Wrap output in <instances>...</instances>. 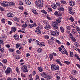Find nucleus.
I'll return each mask as SVG.
<instances>
[{
	"instance_id": "nucleus-1",
	"label": "nucleus",
	"mask_w": 80,
	"mask_h": 80,
	"mask_svg": "<svg viewBox=\"0 0 80 80\" xmlns=\"http://www.w3.org/2000/svg\"><path fill=\"white\" fill-rule=\"evenodd\" d=\"M35 2V4L37 5H38L39 7H42L43 6V1L42 0H36ZM40 3V4H39Z\"/></svg>"
},
{
	"instance_id": "nucleus-2",
	"label": "nucleus",
	"mask_w": 80,
	"mask_h": 80,
	"mask_svg": "<svg viewBox=\"0 0 80 80\" xmlns=\"http://www.w3.org/2000/svg\"><path fill=\"white\" fill-rule=\"evenodd\" d=\"M59 51L61 52V53L62 54H66V55H68V53L67 52L66 49L65 48L62 49L61 47H59L58 48Z\"/></svg>"
},
{
	"instance_id": "nucleus-3",
	"label": "nucleus",
	"mask_w": 80,
	"mask_h": 80,
	"mask_svg": "<svg viewBox=\"0 0 80 80\" xmlns=\"http://www.w3.org/2000/svg\"><path fill=\"white\" fill-rule=\"evenodd\" d=\"M0 4H1L2 7H8L9 5H10V3L7 1H4L3 2H0Z\"/></svg>"
},
{
	"instance_id": "nucleus-4",
	"label": "nucleus",
	"mask_w": 80,
	"mask_h": 80,
	"mask_svg": "<svg viewBox=\"0 0 80 80\" xmlns=\"http://www.w3.org/2000/svg\"><path fill=\"white\" fill-rule=\"evenodd\" d=\"M21 69L23 72H25V73L28 72V70L27 67L26 65H24L22 66Z\"/></svg>"
},
{
	"instance_id": "nucleus-5",
	"label": "nucleus",
	"mask_w": 80,
	"mask_h": 80,
	"mask_svg": "<svg viewBox=\"0 0 80 80\" xmlns=\"http://www.w3.org/2000/svg\"><path fill=\"white\" fill-rule=\"evenodd\" d=\"M51 33L53 36H57L59 35V32L58 31H51Z\"/></svg>"
},
{
	"instance_id": "nucleus-6",
	"label": "nucleus",
	"mask_w": 80,
	"mask_h": 80,
	"mask_svg": "<svg viewBox=\"0 0 80 80\" xmlns=\"http://www.w3.org/2000/svg\"><path fill=\"white\" fill-rule=\"evenodd\" d=\"M52 68L55 69L56 70H59V66L57 65H52L51 69L52 70Z\"/></svg>"
},
{
	"instance_id": "nucleus-7",
	"label": "nucleus",
	"mask_w": 80,
	"mask_h": 80,
	"mask_svg": "<svg viewBox=\"0 0 80 80\" xmlns=\"http://www.w3.org/2000/svg\"><path fill=\"white\" fill-rule=\"evenodd\" d=\"M11 71H12V69L10 68H8L5 71V72L6 75H8V74L10 73Z\"/></svg>"
},
{
	"instance_id": "nucleus-8",
	"label": "nucleus",
	"mask_w": 80,
	"mask_h": 80,
	"mask_svg": "<svg viewBox=\"0 0 80 80\" xmlns=\"http://www.w3.org/2000/svg\"><path fill=\"white\" fill-rule=\"evenodd\" d=\"M68 10L69 13H70V14H71V15H73V14L75 13V12H74V11L73 10L72 7H69L68 8Z\"/></svg>"
},
{
	"instance_id": "nucleus-9",
	"label": "nucleus",
	"mask_w": 80,
	"mask_h": 80,
	"mask_svg": "<svg viewBox=\"0 0 80 80\" xmlns=\"http://www.w3.org/2000/svg\"><path fill=\"white\" fill-rule=\"evenodd\" d=\"M29 25V22H26L25 24H22L21 26L23 28H27Z\"/></svg>"
},
{
	"instance_id": "nucleus-10",
	"label": "nucleus",
	"mask_w": 80,
	"mask_h": 80,
	"mask_svg": "<svg viewBox=\"0 0 80 80\" xmlns=\"http://www.w3.org/2000/svg\"><path fill=\"white\" fill-rule=\"evenodd\" d=\"M41 76L43 77L44 78H47V73L45 72H43L41 74Z\"/></svg>"
},
{
	"instance_id": "nucleus-11",
	"label": "nucleus",
	"mask_w": 80,
	"mask_h": 80,
	"mask_svg": "<svg viewBox=\"0 0 80 80\" xmlns=\"http://www.w3.org/2000/svg\"><path fill=\"white\" fill-rule=\"evenodd\" d=\"M75 2L73 1L70 0L69 1V4L70 6L73 7V6H74V5H75Z\"/></svg>"
},
{
	"instance_id": "nucleus-12",
	"label": "nucleus",
	"mask_w": 80,
	"mask_h": 80,
	"mask_svg": "<svg viewBox=\"0 0 80 80\" xmlns=\"http://www.w3.org/2000/svg\"><path fill=\"white\" fill-rule=\"evenodd\" d=\"M51 28V27L50 25H47L44 27V29L46 30H50Z\"/></svg>"
},
{
	"instance_id": "nucleus-13",
	"label": "nucleus",
	"mask_w": 80,
	"mask_h": 80,
	"mask_svg": "<svg viewBox=\"0 0 80 80\" xmlns=\"http://www.w3.org/2000/svg\"><path fill=\"white\" fill-rule=\"evenodd\" d=\"M71 73L72 75H75L76 74H77L78 72L77 71L75 70H72Z\"/></svg>"
},
{
	"instance_id": "nucleus-14",
	"label": "nucleus",
	"mask_w": 80,
	"mask_h": 80,
	"mask_svg": "<svg viewBox=\"0 0 80 80\" xmlns=\"http://www.w3.org/2000/svg\"><path fill=\"white\" fill-rule=\"evenodd\" d=\"M25 2L26 4H27L28 5H30L31 4V2L28 0H26L25 1Z\"/></svg>"
},
{
	"instance_id": "nucleus-15",
	"label": "nucleus",
	"mask_w": 80,
	"mask_h": 80,
	"mask_svg": "<svg viewBox=\"0 0 80 80\" xmlns=\"http://www.w3.org/2000/svg\"><path fill=\"white\" fill-rule=\"evenodd\" d=\"M57 26V25H52V27H53L54 30H55V31H57V30L58 29V27Z\"/></svg>"
},
{
	"instance_id": "nucleus-16",
	"label": "nucleus",
	"mask_w": 80,
	"mask_h": 80,
	"mask_svg": "<svg viewBox=\"0 0 80 80\" xmlns=\"http://www.w3.org/2000/svg\"><path fill=\"white\" fill-rule=\"evenodd\" d=\"M7 16L8 17H12L13 16V14L11 12L8 13L7 14Z\"/></svg>"
},
{
	"instance_id": "nucleus-17",
	"label": "nucleus",
	"mask_w": 80,
	"mask_h": 80,
	"mask_svg": "<svg viewBox=\"0 0 80 80\" xmlns=\"http://www.w3.org/2000/svg\"><path fill=\"white\" fill-rule=\"evenodd\" d=\"M52 78V75H48V76L47 75V77L46 78V79L47 80H50Z\"/></svg>"
},
{
	"instance_id": "nucleus-18",
	"label": "nucleus",
	"mask_w": 80,
	"mask_h": 80,
	"mask_svg": "<svg viewBox=\"0 0 80 80\" xmlns=\"http://www.w3.org/2000/svg\"><path fill=\"white\" fill-rule=\"evenodd\" d=\"M13 37L15 40H19V36H18L15 34L14 35Z\"/></svg>"
},
{
	"instance_id": "nucleus-19",
	"label": "nucleus",
	"mask_w": 80,
	"mask_h": 80,
	"mask_svg": "<svg viewBox=\"0 0 80 80\" xmlns=\"http://www.w3.org/2000/svg\"><path fill=\"white\" fill-rule=\"evenodd\" d=\"M62 19H57L56 20V22H57V25H58V23H60L61 22H62Z\"/></svg>"
},
{
	"instance_id": "nucleus-20",
	"label": "nucleus",
	"mask_w": 80,
	"mask_h": 80,
	"mask_svg": "<svg viewBox=\"0 0 80 80\" xmlns=\"http://www.w3.org/2000/svg\"><path fill=\"white\" fill-rule=\"evenodd\" d=\"M51 6L53 9H56L57 8V5L55 3L52 4Z\"/></svg>"
},
{
	"instance_id": "nucleus-21",
	"label": "nucleus",
	"mask_w": 80,
	"mask_h": 80,
	"mask_svg": "<svg viewBox=\"0 0 80 80\" xmlns=\"http://www.w3.org/2000/svg\"><path fill=\"white\" fill-rule=\"evenodd\" d=\"M45 46V43L44 42H41L39 45L40 47H43V46Z\"/></svg>"
},
{
	"instance_id": "nucleus-22",
	"label": "nucleus",
	"mask_w": 80,
	"mask_h": 80,
	"mask_svg": "<svg viewBox=\"0 0 80 80\" xmlns=\"http://www.w3.org/2000/svg\"><path fill=\"white\" fill-rule=\"evenodd\" d=\"M35 32L37 34H40L41 33V31L38 29H37L35 31Z\"/></svg>"
},
{
	"instance_id": "nucleus-23",
	"label": "nucleus",
	"mask_w": 80,
	"mask_h": 80,
	"mask_svg": "<svg viewBox=\"0 0 80 80\" xmlns=\"http://www.w3.org/2000/svg\"><path fill=\"white\" fill-rule=\"evenodd\" d=\"M43 28V26L42 25H40L37 28V29H38L40 30H42Z\"/></svg>"
},
{
	"instance_id": "nucleus-24",
	"label": "nucleus",
	"mask_w": 80,
	"mask_h": 80,
	"mask_svg": "<svg viewBox=\"0 0 80 80\" xmlns=\"http://www.w3.org/2000/svg\"><path fill=\"white\" fill-rule=\"evenodd\" d=\"M8 51L10 52H13L15 51V49L14 48H9Z\"/></svg>"
},
{
	"instance_id": "nucleus-25",
	"label": "nucleus",
	"mask_w": 80,
	"mask_h": 80,
	"mask_svg": "<svg viewBox=\"0 0 80 80\" xmlns=\"http://www.w3.org/2000/svg\"><path fill=\"white\" fill-rule=\"evenodd\" d=\"M48 43L49 44H50V45H52V44H53V42L52 41L51 39H49L48 41Z\"/></svg>"
},
{
	"instance_id": "nucleus-26",
	"label": "nucleus",
	"mask_w": 80,
	"mask_h": 80,
	"mask_svg": "<svg viewBox=\"0 0 80 80\" xmlns=\"http://www.w3.org/2000/svg\"><path fill=\"white\" fill-rule=\"evenodd\" d=\"M72 32L74 35H76L77 34V30L75 29H73L72 30Z\"/></svg>"
},
{
	"instance_id": "nucleus-27",
	"label": "nucleus",
	"mask_w": 80,
	"mask_h": 80,
	"mask_svg": "<svg viewBox=\"0 0 80 80\" xmlns=\"http://www.w3.org/2000/svg\"><path fill=\"white\" fill-rule=\"evenodd\" d=\"M30 22H29V28H33V27H34V24H32L30 25Z\"/></svg>"
},
{
	"instance_id": "nucleus-28",
	"label": "nucleus",
	"mask_w": 80,
	"mask_h": 80,
	"mask_svg": "<svg viewBox=\"0 0 80 80\" xmlns=\"http://www.w3.org/2000/svg\"><path fill=\"white\" fill-rule=\"evenodd\" d=\"M38 70H39V72H43V68H40V67H38Z\"/></svg>"
},
{
	"instance_id": "nucleus-29",
	"label": "nucleus",
	"mask_w": 80,
	"mask_h": 80,
	"mask_svg": "<svg viewBox=\"0 0 80 80\" xmlns=\"http://www.w3.org/2000/svg\"><path fill=\"white\" fill-rule=\"evenodd\" d=\"M32 11L33 13H34V14H35L36 15H38V13H37V12L36 11V10L33 9L32 10Z\"/></svg>"
},
{
	"instance_id": "nucleus-30",
	"label": "nucleus",
	"mask_w": 80,
	"mask_h": 80,
	"mask_svg": "<svg viewBox=\"0 0 80 80\" xmlns=\"http://www.w3.org/2000/svg\"><path fill=\"white\" fill-rule=\"evenodd\" d=\"M60 1L61 3L63 4H65V5H67V4L66 1H64V0H61Z\"/></svg>"
},
{
	"instance_id": "nucleus-31",
	"label": "nucleus",
	"mask_w": 80,
	"mask_h": 80,
	"mask_svg": "<svg viewBox=\"0 0 80 80\" xmlns=\"http://www.w3.org/2000/svg\"><path fill=\"white\" fill-rule=\"evenodd\" d=\"M15 70H16V72L18 73H20V70H19V69L18 68V67H16Z\"/></svg>"
},
{
	"instance_id": "nucleus-32",
	"label": "nucleus",
	"mask_w": 80,
	"mask_h": 80,
	"mask_svg": "<svg viewBox=\"0 0 80 80\" xmlns=\"http://www.w3.org/2000/svg\"><path fill=\"white\" fill-rule=\"evenodd\" d=\"M71 40L74 42H76V39L73 36L71 39Z\"/></svg>"
},
{
	"instance_id": "nucleus-33",
	"label": "nucleus",
	"mask_w": 80,
	"mask_h": 80,
	"mask_svg": "<svg viewBox=\"0 0 80 80\" xmlns=\"http://www.w3.org/2000/svg\"><path fill=\"white\" fill-rule=\"evenodd\" d=\"M60 29L61 32L62 33H63V32H64V28L63 27H61Z\"/></svg>"
},
{
	"instance_id": "nucleus-34",
	"label": "nucleus",
	"mask_w": 80,
	"mask_h": 80,
	"mask_svg": "<svg viewBox=\"0 0 80 80\" xmlns=\"http://www.w3.org/2000/svg\"><path fill=\"white\" fill-rule=\"evenodd\" d=\"M52 23L53 25H57V21H53Z\"/></svg>"
},
{
	"instance_id": "nucleus-35",
	"label": "nucleus",
	"mask_w": 80,
	"mask_h": 80,
	"mask_svg": "<svg viewBox=\"0 0 80 80\" xmlns=\"http://www.w3.org/2000/svg\"><path fill=\"white\" fill-rule=\"evenodd\" d=\"M74 45H75V46H76L77 47H80V44L77 43V42H75L74 43Z\"/></svg>"
},
{
	"instance_id": "nucleus-36",
	"label": "nucleus",
	"mask_w": 80,
	"mask_h": 80,
	"mask_svg": "<svg viewBox=\"0 0 80 80\" xmlns=\"http://www.w3.org/2000/svg\"><path fill=\"white\" fill-rule=\"evenodd\" d=\"M59 11H64V8L63 7H60L58 8Z\"/></svg>"
},
{
	"instance_id": "nucleus-37",
	"label": "nucleus",
	"mask_w": 80,
	"mask_h": 80,
	"mask_svg": "<svg viewBox=\"0 0 80 80\" xmlns=\"http://www.w3.org/2000/svg\"><path fill=\"white\" fill-rule=\"evenodd\" d=\"M12 29L13 32H16V30H17V28L15 27H13Z\"/></svg>"
},
{
	"instance_id": "nucleus-38",
	"label": "nucleus",
	"mask_w": 80,
	"mask_h": 80,
	"mask_svg": "<svg viewBox=\"0 0 80 80\" xmlns=\"http://www.w3.org/2000/svg\"><path fill=\"white\" fill-rule=\"evenodd\" d=\"M47 18L48 20H51V18L50 17V16H49L48 14H47Z\"/></svg>"
},
{
	"instance_id": "nucleus-39",
	"label": "nucleus",
	"mask_w": 80,
	"mask_h": 80,
	"mask_svg": "<svg viewBox=\"0 0 80 80\" xmlns=\"http://www.w3.org/2000/svg\"><path fill=\"white\" fill-rule=\"evenodd\" d=\"M69 20H70L72 22H73V21H74V19H73L72 17H70L69 19Z\"/></svg>"
},
{
	"instance_id": "nucleus-40",
	"label": "nucleus",
	"mask_w": 80,
	"mask_h": 80,
	"mask_svg": "<svg viewBox=\"0 0 80 80\" xmlns=\"http://www.w3.org/2000/svg\"><path fill=\"white\" fill-rule=\"evenodd\" d=\"M73 37V34H72L71 33H70L69 34V38H72Z\"/></svg>"
},
{
	"instance_id": "nucleus-41",
	"label": "nucleus",
	"mask_w": 80,
	"mask_h": 80,
	"mask_svg": "<svg viewBox=\"0 0 80 80\" xmlns=\"http://www.w3.org/2000/svg\"><path fill=\"white\" fill-rule=\"evenodd\" d=\"M44 37L45 39H46V40H48V39H49V36L48 35H44Z\"/></svg>"
},
{
	"instance_id": "nucleus-42",
	"label": "nucleus",
	"mask_w": 80,
	"mask_h": 80,
	"mask_svg": "<svg viewBox=\"0 0 80 80\" xmlns=\"http://www.w3.org/2000/svg\"><path fill=\"white\" fill-rule=\"evenodd\" d=\"M41 12H42V13H43L44 14H47V12L45 11V10H42Z\"/></svg>"
},
{
	"instance_id": "nucleus-43",
	"label": "nucleus",
	"mask_w": 80,
	"mask_h": 80,
	"mask_svg": "<svg viewBox=\"0 0 80 80\" xmlns=\"http://www.w3.org/2000/svg\"><path fill=\"white\" fill-rule=\"evenodd\" d=\"M20 46V44L18 43L16 45V48H18V47H19Z\"/></svg>"
},
{
	"instance_id": "nucleus-44",
	"label": "nucleus",
	"mask_w": 80,
	"mask_h": 80,
	"mask_svg": "<svg viewBox=\"0 0 80 80\" xmlns=\"http://www.w3.org/2000/svg\"><path fill=\"white\" fill-rule=\"evenodd\" d=\"M56 5L58 7H62L60 2H56Z\"/></svg>"
},
{
	"instance_id": "nucleus-45",
	"label": "nucleus",
	"mask_w": 80,
	"mask_h": 80,
	"mask_svg": "<svg viewBox=\"0 0 80 80\" xmlns=\"http://www.w3.org/2000/svg\"><path fill=\"white\" fill-rule=\"evenodd\" d=\"M42 52V49L41 48H39L38 50V53H40V52Z\"/></svg>"
},
{
	"instance_id": "nucleus-46",
	"label": "nucleus",
	"mask_w": 80,
	"mask_h": 80,
	"mask_svg": "<svg viewBox=\"0 0 80 80\" xmlns=\"http://www.w3.org/2000/svg\"><path fill=\"white\" fill-rule=\"evenodd\" d=\"M49 57L50 60H52L53 58V55L50 54L49 55Z\"/></svg>"
},
{
	"instance_id": "nucleus-47",
	"label": "nucleus",
	"mask_w": 80,
	"mask_h": 80,
	"mask_svg": "<svg viewBox=\"0 0 80 80\" xmlns=\"http://www.w3.org/2000/svg\"><path fill=\"white\" fill-rule=\"evenodd\" d=\"M22 77L23 78H25L26 76H25V74H23V73H21V75Z\"/></svg>"
},
{
	"instance_id": "nucleus-48",
	"label": "nucleus",
	"mask_w": 80,
	"mask_h": 80,
	"mask_svg": "<svg viewBox=\"0 0 80 80\" xmlns=\"http://www.w3.org/2000/svg\"><path fill=\"white\" fill-rule=\"evenodd\" d=\"M70 53L71 57H73V53L72 52H70Z\"/></svg>"
},
{
	"instance_id": "nucleus-49",
	"label": "nucleus",
	"mask_w": 80,
	"mask_h": 80,
	"mask_svg": "<svg viewBox=\"0 0 80 80\" xmlns=\"http://www.w3.org/2000/svg\"><path fill=\"white\" fill-rule=\"evenodd\" d=\"M76 28L78 32H80V28L79 27L76 26Z\"/></svg>"
},
{
	"instance_id": "nucleus-50",
	"label": "nucleus",
	"mask_w": 80,
	"mask_h": 80,
	"mask_svg": "<svg viewBox=\"0 0 80 80\" xmlns=\"http://www.w3.org/2000/svg\"><path fill=\"white\" fill-rule=\"evenodd\" d=\"M64 63H66L68 65H70L71 63V62L68 61H64Z\"/></svg>"
},
{
	"instance_id": "nucleus-51",
	"label": "nucleus",
	"mask_w": 80,
	"mask_h": 80,
	"mask_svg": "<svg viewBox=\"0 0 80 80\" xmlns=\"http://www.w3.org/2000/svg\"><path fill=\"white\" fill-rule=\"evenodd\" d=\"M0 51H1L2 53H3V52H4V49L3 48H0Z\"/></svg>"
},
{
	"instance_id": "nucleus-52",
	"label": "nucleus",
	"mask_w": 80,
	"mask_h": 80,
	"mask_svg": "<svg viewBox=\"0 0 80 80\" xmlns=\"http://www.w3.org/2000/svg\"><path fill=\"white\" fill-rule=\"evenodd\" d=\"M36 73H37V71H33L32 72V75L33 76L35 75Z\"/></svg>"
},
{
	"instance_id": "nucleus-53",
	"label": "nucleus",
	"mask_w": 80,
	"mask_h": 80,
	"mask_svg": "<svg viewBox=\"0 0 80 80\" xmlns=\"http://www.w3.org/2000/svg\"><path fill=\"white\" fill-rule=\"evenodd\" d=\"M43 22V23H44V24H47V23H48V22L47 21V20H44Z\"/></svg>"
},
{
	"instance_id": "nucleus-54",
	"label": "nucleus",
	"mask_w": 80,
	"mask_h": 80,
	"mask_svg": "<svg viewBox=\"0 0 80 80\" xmlns=\"http://www.w3.org/2000/svg\"><path fill=\"white\" fill-rule=\"evenodd\" d=\"M66 28L67 30H70V29H71V28L70 26H67Z\"/></svg>"
},
{
	"instance_id": "nucleus-55",
	"label": "nucleus",
	"mask_w": 80,
	"mask_h": 80,
	"mask_svg": "<svg viewBox=\"0 0 80 80\" xmlns=\"http://www.w3.org/2000/svg\"><path fill=\"white\" fill-rule=\"evenodd\" d=\"M35 78L36 79H37L38 80H39L40 79V77H39V76H38V75H36Z\"/></svg>"
},
{
	"instance_id": "nucleus-56",
	"label": "nucleus",
	"mask_w": 80,
	"mask_h": 80,
	"mask_svg": "<svg viewBox=\"0 0 80 80\" xmlns=\"http://www.w3.org/2000/svg\"><path fill=\"white\" fill-rule=\"evenodd\" d=\"M56 42L57 43H58V44H61V42L60 41L57 40V39L56 40Z\"/></svg>"
},
{
	"instance_id": "nucleus-57",
	"label": "nucleus",
	"mask_w": 80,
	"mask_h": 80,
	"mask_svg": "<svg viewBox=\"0 0 80 80\" xmlns=\"http://www.w3.org/2000/svg\"><path fill=\"white\" fill-rule=\"evenodd\" d=\"M54 14L55 15H56V16H57L58 15V12L57 11H56L55 12Z\"/></svg>"
},
{
	"instance_id": "nucleus-58",
	"label": "nucleus",
	"mask_w": 80,
	"mask_h": 80,
	"mask_svg": "<svg viewBox=\"0 0 80 80\" xmlns=\"http://www.w3.org/2000/svg\"><path fill=\"white\" fill-rule=\"evenodd\" d=\"M57 17L59 18V19H62V18L61 17V16L59 15L58 14V16H57Z\"/></svg>"
},
{
	"instance_id": "nucleus-59",
	"label": "nucleus",
	"mask_w": 80,
	"mask_h": 80,
	"mask_svg": "<svg viewBox=\"0 0 80 80\" xmlns=\"http://www.w3.org/2000/svg\"><path fill=\"white\" fill-rule=\"evenodd\" d=\"M0 43L1 45L3 44V41L2 40H0Z\"/></svg>"
},
{
	"instance_id": "nucleus-60",
	"label": "nucleus",
	"mask_w": 80,
	"mask_h": 80,
	"mask_svg": "<svg viewBox=\"0 0 80 80\" xmlns=\"http://www.w3.org/2000/svg\"><path fill=\"white\" fill-rule=\"evenodd\" d=\"M16 52L18 54H20V53H21V52H20V51L19 50H17L16 51Z\"/></svg>"
},
{
	"instance_id": "nucleus-61",
	"label": "nucleus",
	"mask_w": 80,
	"mask_h": 80,
	"mask_svg": "<svg viewBox=\"0 0 80 80\" xmlns=\"http://www.w3.org/2000/svg\"><path fill=\"white\" fill-rule=\"evenodd\" d=\"M1 21L2 22V23H5V19L4 18H2L1 19Z\"/></svg>"
},
{
	"instance_id": "nucleus-62",
	"label": "nucleus",
	"mask_w": 80,
	"mask_h": 80,
	"mask_svg": "<svg viewBox=\"0 0 80 80\" xmlns=\"http://www.w3.org/2000/svg\"><path fill=\"white\" fill-rule=\"evenodd\" d=\"M19 9H21V10H23V8L22 6H21L19 7Z\"/></svg>"
},
{
	"instance_id": "nucleus-63",
	"label": "nucleus",
	"mask_w": 80,
	"mask_h": 80,
	"mask_svg": "<svg viewBox=\"0 0 80 80\" xmlns=\"http://www.w3.org/2000/svg\"><path fill=\"white\" fill-rule=\"evenodd\" d=\"M48 10H49V12H52V8H48Z\"/></svg>"
},
{
	"instance_id": "nucleus-64",
	"label": "nucleus",
	"mask_w": 80,
	"mask_h": 80,
	"mask_svg": "<svg viewBox=\"0 0 80 80\" xmlns=\"http://www.w3.org/2000/svg\"><path fill=\"white\" fill-rule=\"evenodd\" d=\"M26 43H27V41H25V40H24L22 42V44H23V45H25Z\"/></svg>"
}]
</instances>
